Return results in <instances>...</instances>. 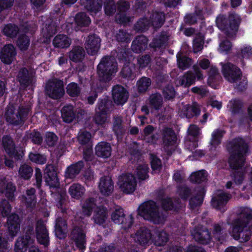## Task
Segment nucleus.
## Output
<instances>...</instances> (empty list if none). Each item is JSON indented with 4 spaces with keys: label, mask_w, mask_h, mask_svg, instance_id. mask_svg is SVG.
Returning a JSON list of instances; mask_svg holds the SVG:
<instances>
[{
    "label": "nucleus",
    "mask_w": 252,
    "mask_h": 252,
    "mask_svg": "<svg viewBox=\"0 0 252 252\" xmlns=\"http://www.w3.org/2000/svg\"><path fill=\"white\" fill-rule=\"evenodd\" d=\"M118 64L115 57L106 56L103 57L97 66L99 81L95 84L93 83L91 91L87 97L88 103L93 104L98 94L101 93L106 86V83L112 80V75L117 71Z\"/></svg>",
    "instance_id": "f257e3e1"
},
{
    "label": "nucleus",
    "mask_w": 252,
    "mask_h": 252,
    "mask_svg": "<svg viewBox=\"0 0 252 252\" xmlns=\"http://www.w3.org/2000/svg\"><path fill=\"white\" fill-rule=\"evenodd\" d=\"M252 209L248 207L241 208L240 212L233 222V237L241 242H247L252 235Z\"/></svg>",
    "instance_id": "f03ea898"
},
{
    "label": "nucleus",
    "mask_w": 252,
    "mask_h": 252,
    "mask_svg": "<svg viewBox=\"0 0 252 252\" xmlns=\"http://www.w3.org/2000/svg\"><path fill=\"white\" fill-rule=\"evenodd\" d=\"M138 214L145 220L156 224L164 223L167 216L166 212L159 211L156 203L152 201L145 202L140 205Z\"/></svg>",
    "instance_id": "7ed1b4c3"
},
{
    "label": "nucleus",
    "mask_w": 252,
    "mask_h": 252,
    "mask_svg": "<svg viewBox=\"0 0 252 252\" xmlns=\"http://www.w3.org/2000/svg\"><path fill=\"white\" fill-rule=\"evenodd\" d=\"M241 21L240 16L236 13L229 14L228 17L220 14L216 19L217 27L229 37L236 34Z\"/></svg>",
    "instance_id": "20e7f679"
},
{
    "label": "nucleus",
    "mask_w": 252,
    "mask_h": 252,
    "mask_svg": "<svg viewBox=\"0 0 252 252\" xmlns=\"http://www.w3.org/2000/svg\"><path fill=\"white\" fill-rule=\"evenodd\" d=\"M227 151L230 154L229 158H245L249 152V146L244 139L235 137L226 144Z\"/></svg>",
    "instance_id": "39448f33"
},
{
    "label": "nucleus",
    "mask_w": 252,
    "mask_h": 252,
    "mask_svg": "<svg viewBox=\"0 0 252 252\" xmlns=\"http://www.w3.org/2000/svg\"><path fill=\"white\" fill-rule=\"evenodd\" d=\"M15 108L13 105L7 106L5 113L6 121L12 125H23L28 116L30 108L26 106H20L15 113Z\"/></svg>",
    "instance_id": "423d86ee"
},
{
    "label": "nucleus",
    "mask_w": 252,
    "mask_h": 252,
    "mask_svg": "<svg viewBox=\"0 0 252 252\" xmlns=\"http://www.w3.org/2000/svg\"><path fill=\"white\" fill-rule=\"evenodd\" d=\"M2 146L9 158H23L24 156L23 148L16 147L13 139L9 135L3 136Z\"/></svg>",
    "instance_id": "0eeeda50"
},
{
    "label": "nucleus",
    "mask_w": 252,
    "mask_h": 252,
    "mask_svg": "<svg viewBox=\"0 0 252 252\" xmlns=\"http://www.w3.org/2000/svg\"><path fill=\"white\" fill-rule=\"evenodd\" d=\"M45 89L48 96L53 99H61L65 94L63 82L59 79L48 82Z\"/></svg>",
    "instance_id": "6e6552de"
},
{
    "label": "nucleus",
    "mask_w": 252,
    "mask_h": 252,
    "mask_svg": "<svg viewBox=\"0 0 252 252\" xmlns=\"http://www.w3.org/2000/svg\"><path fill=\"white\" fill-rule=\"evenodd\" d=\"M118 185L124 193L129 194L136 189V181L133 175L130 173L122 174L119 177Z\"/></svg>",
    "instance_id": "1a4fd4ad"
},
{
    "label": "nucleus",
    "mask_w": 252,
    "mask_h": 252,
    "mask_svg": "<svg viewBox=\"0 0 252 252\" xmlns=\"http://www.w3.org/2000/svg\"><path fill=\"white\" fill-rule=\"evenodd\" d=\"M232 60L240 63L241 67L245 65L244 59H250L252 57V47L248 45H244L240 48L234 49L232 52Z\"/></svg>",
    "instance_id": "9d476101"
},
{
    "label": "nucleus",
    "mask_w": 252,
    "mask_h": 252,
    "mask_svg": "<svg viewBox=\"0 0 252 252\" xmlns=\"http://www.w3.org/2000/svg\"><path fill=\"white\" fill-rule=\"evenodd\" d=\"M161 136L164 149L168 156L172 155L173 151L167 149L176 144L177 137L175 131L172 128L165 127L162 130Z\"/></svg>",
    "instance_id": "9b49d317"
},
{
    "label": "nucleus",
    "mask_w": 252,
    "mask_h": 252,
    "mask_svg": "<svg viewBox=\"0 0 252 252\" xmlns=\"http://www.w3.org/2000/svg\"><path fill=\"white\" fill-rule=\"evenodd\" d=\"M222 73L224 78L230 83H234L240 80L242 76L241 69L231 63H227L222 65Z\"/></svg>",
    "instance_id": "f8f14e48"
},
{
    "label": "nucleus",
    "mask_w": 252,
    "mask_h": 252,
    "mask_svg": "<svg viewBox=\"0 0 252 252\" xmlns=\"http://www.w3.org/2000/svg\"><path fill=\"white\" fill-rule=\"evenodd\" d=\"M193 71H188L180 79L179 82L181 86L189 87L194 84L196 80H201L203 79V75L196 65L193 66Z\"/></svg>",
    "instance_id": "ddd939ff"
},
{
    "label": "nucleus",
    "mask_w": 252,
    "mask_h": 252,
    "mask_svg": "<svg viewBox=\"0 0 252 252\" xmlns=\"http://www.w3.org/2000/svg\"><path fill=\"white\" fill-rule=\"evenodd\" d=\"M191 235L196 242L202 245L209 244L212 239L210 232L202 225L195 226L191 231Z\"/></svg>",
    "instance_id": "4468645a"
},
{
    "label": "nucleus",
    "mask_w": 252,
    "mask_h": 252,
    "mask_svg": "<svg viewBox=\"0 0 252 252\" xmlns=\"http://www.w3.org/2000/svg\"><path fill=\"white\" fill-rule=\"evenodd\" d=\"M111 219L114 223L121 225L124 229L129 228L133 223L132 216L126 218L122 209H116L111 215Z\"/></svg>",
    "instance_id": "2eb2a0df"
},
{
    "label": "nucleus",
    "mask_w": 252,
    "mask_h": 252,
    "mask_svg": "<svg viewBox=\"0 0 252 252\" xmlns=\"http://www.w3.org/2000/svg\"><path fill=\"white\" fill-rule=\"evenodd\" d=\"M35 232L38 242L45 247L48 246L49 244L48 231L42 220H39L36 221Z\"/></svg>",
    "instance_id": "dca6fc26"
},
{
    "label": "nucleus",
    "mask_w": 252,
    "mask_h": 252,
    "mask_svg": "<svg viewBox=\"0 0 252 252\" xmlns=\"http://www.w3.org/2000/svg\"><path fill=\"white\" fill-rule=\"evenodd\" d=\"M17 52L12 44L3 46L0 52V60L5 64L9 65L15 60Z\"/></svg>",
    "instance_id": "f3484780"
},
{
    "label": "nucleus",
    "mask_w": 252,
    "mask_h": 252,
    "mask_svg": "<svg viewBox=\"0 0 252 252\" xmlns=\"http://www.w3.org/2000/svg\"><path fill=\"white\" fill-rule=\"evenodd\" d=\"M114 102L118 105H124L127 100L129 93L127 90L121 85L114 86L112 90Z\"/></svg>",
    "instance_id": "a211bd4d"
},
{
    "label": "nucleus",
    "mask_w": 252,
    "mask_h": 252,
    "mask_svg": "<svg viewBox=\"0 0 252 252\" xmlns=\"http://www.w3.org/2000/svg\"><path fill=\"white\" fill-rule=\"evenodd\" d=\"M71 238L75 243L76 247L81 250L85 249L86 243V232L84 230L79 226H75L72 229Z\"/></svg>",
    "instance_id": "6ab92c4d"
},
{
    "label": "nucleus",
    "mask_w": 252,
    "mask_h": 252,
    "mask_svg": "<svg viewBox=\"0 0 252 252\" xmlns=\"http://www.w3.org/2000/svg\"><path fill=\"white\" fill-rule=\"evenodd\" d=\"M132 236L135 243L144 246L149 244L152 233L149 229L144 226L140 227Z\"/></svg>",
    "instance_id": "aec40b11"
},
{
    "label": "nucleus",
    "mask_w": 252,
    "mask_h": 252,
    "mask_svg": "<svg viewBox=\"0 0 252 252\" xmlns=\"http://www.w3.org/2000/svg\"><path fill=\"white\" fill-rule=\"evenodd\" d=\"M45 182L50 188H58L60 186V183L56 167L52 164L47 165L44 172Z\"/></svg>",
    "instance_id": "412c9836"
},
{
    "label": "nucleus",
    "mask_w": 252,
    "mask_h": 252,
    "mask_svg": "<svg viewBox=\"0 0 252 252\" xmlns=\"http://www.w3.org/2000/svg\"><path fill=\"white\" fill-rule=\"evenodd\" d=\"M101 39L96 34L90 35L85 42V48L87 53L91 56L97 54L100 47Z\"/></svg>",
    "instance_id": "4be33fe9"
},
{
    "label": "nucleus",
    "mask_w": 252,
    "mask_h": 252,
    "mask_svg": "<svg viewBox=\"0 0 252 252\" xmlns=\"http://www.w3.org/2000/svg\"><path fill=\"white\" fill-rule=\"evenodd\" d=\"M20 219L19 216L13 213L7 216V224L9 235L12 238L16 236L20 230Z\"/></svg>",
    "instance_id": "5701e85b"
},
{
    "label": "nucleus",
    "mask_w": 252,
    "mask_h": 252,
    "mask_svg": "<svg viewBox=\"0 0 252 252\" xmlns=\"http://www.w3.org/2000/svg\"><path fill=\"white\" fill-rule=\"evenodd\" d=\"M100 192L103 195L108 196L114 190V182L109 176H104L101 177L98 185Z\"/></svg>",
    "instance_id": "b1692460"
},
{
    "label": "nucleus",
    "mask_w": 252,
    "mask_h": 252,
    "mask_svg": "<svg viewBox=\"0 0 252 252\" xmlns=\"http://www.w3.org/2000/svg\"><path fill=\"white\" fill-rule=\"evenodd\" d=\"M45 29H43V36L47 40H50L57 32L59 24L57 20L48 18L45 24Z\"/></svg>",
    "instance_id": "393cba45"
},
{
    "label": "nucleus",
    "mask_w": 252,
    "mask_h": 252,
    "mask_svg": "<svg viewBox=\"0 0 252 252\" xmlns=\"http://www.w3.org/2000/svg\"><path fill=\"white\" fill-rule=\"evenodd\" d=\"M94 150L97 158H110L112 147L110 143L106 141L99 142L96 145Z\"/></svg>",
    "instance_id": "a878e982"
},
{
    "label": "nucleus",
    "mask_w": 252,
    "mask_h": 252,
    "mask_svg": "<svg viewBox=\"0 0 252 252\" xmlns=\"http://www.w3.org/2000/svg\"><path fill=\"white\" fill-rule=\"evenodd\" d=\"M148 41V38L144 35L137 36L132 42V51L135 53H139L145 51L147 48Z\"/></svg>",
    "instance_id": "bb28decb"
},
{
    "label": "nucleus",
    "mask_w": 252,
    "mask_h": 252,
    "mask_svg": "<svg viewBox=\"0 0 252 252\" xmlns=\"http://www.w3.org/2000/svg\"><path fill=\"white\" fill-rule=\"evenodd\" d=\"M169 37L167 32L162 31L158 36L153 39L149 46L154 50H157V49H160L166 45L169 40Z\"/></svg>",
    "instance_id": "cd10ccee"
},
{
    "label": "nucleus",
    "mask_w": 252,
    "mask_h": 252,
    "mask_svg": "<svg viewBox=\"0 0 252 252\" xmlns=\"http://www.w3.org/2000/svg\"><path fill=\"white\" fill-rule=\"evenodd\" d=\"M231 198V195L229 193L225 192L219 193L212 198V205L217 209L221 210Z\"/></svg>",
    "instance_id": "c85d7f7f"
},
{
    "label": "nucleus",
    "mask_w": 252,
    "mask_h": 252,
    "mask_svg": "<svg viewBox=\"0 0 252 252\" xmlns=\"http://www.w3.org/2000/svg\"><path fill=\"white\" fill-rule=\"evenodd\" d=\"M17 79L21 86L24 89L27 88L32 84V77L29 74L28 69L25 67H22L19 71Z\"/></svg>",
    "instance_id": "c756f323"
},
{
    "label": "nucleus",
    "mask_w": 252,
    "mask_h": 252,
    "mask_svg": "<svg viewBox=\"0 0 252 252\" xmlns=\"http://www.w3.org/2000/svg\"><path fill=\"white\" fill-rule=\"evenodd\" d=\"M80 4L90 13H97L102 7L101 0H80Z\"/></svg>",
    "instance_id": "7c9ffc66"
},
{
    "label": "nucleus",
    "mask_w": 252,
    "mask_h": 252,
    "mask_svg": "<svg viewBox=\"0 0 252 252\" xmlns=\"http://www.w3.org/2000/svg\"><path fill=\"white\" fill-rule=\"evenodd\" d=\"M55 234L60 239L66 237L67 232V225L66 221L62 218H59L56 220Z\"/></svg>",
    "instance_id": "2f4dec72"
},
{
    "label": "nucleus",
    "mask_w": 252,
    "mask_h": 252,
    "mask_svg": "<svg viewBox=\"0 0 252 252\" xmlns=\"http://www.w3.org/2000/svg\"><path fill=\"white\" fill-rule=\"evenodd\" d=\"M61 112L63 120L66 123H71L75 118L76 111H74L72 105L67 104L64 106Z\"/></svg>",
    "instance_id": "473e14b6"
},
{
    "label": "nucleus",
    "mask_w": 252,
    "mask_h": 252,
    "mask_svg": "<svg viewBox=\"0 0 252 252\" xmlns=\"http://www.w3.org/2000/svg\"><path fill=\"white\" fill-rule=\"evenodd\" d=\"M71 43V39L66 35L59 34L53 40V44L55 48L64 49L69 47Z\"/></svg>",
    "instance_id": "72a5a7b5"
},
{
    "label": "nucleus",
    "mask_w": 252,
    "mask_h": 252,
    "mask_svg": "<svg viewBox=\"0 0 252 252\" xmlns=\"http://www.w3.org/2000/svg\"><path fill=\"white\" fill-rule=\"evenodd\" d=\"M35 190L34 188L27 189L25 194L22 196V202L27 208L32 209L36 204V200L35 195Z\"/></svg>",
    "instance_id": "f704fd0d"
},
{
    "label": "nucleus",
    "mask_w": 252,
    "mask_h": 252,
    "mask_svg": "<svg viewBox=\"0 0 252 252\" xmlns=\"http://www.w3.org/2000/svg\"><path fill=\"white\" fill-rule=\"evenodd\" d=\"M151 24L155 29L161 28L165 21V14L163 12L155 11L151 16Z\"/></svg>",
    "instance_id": "c9c22d12"
},
{
    "label": "nucleus",
    "mask_w": 252,
    "mask_h": 252,
    "mask_svg": "<svg viewBox=\"0 0 252 252\" xmlns=\"http://www.w3.org/2000/svg\"><path fill=\"white\" fill-rule=\"evenodd\" d=\"M68 57L70 60L73 62H81L85 57L84 50L79 46H75L69 52Z\"/></svg>",
    "instance_id": "e433bc0d"
},
{
    "label": "nucleus",
    "mask_w": 252,
    "mask_h": 252,
    "mask_svg": "<svg viewBox=\"0 0 252 252\" xmlns=\"http://www.w3.org/2000/svg\"><path fill=\"white\" fill-rule=\"evenodd\" d=\"M96 199L91 197L87 199L82 207L80 211L81 216L80 217H84L85 216L89 217L91 216L93 209L96 206Z\"/></svg>",
    "instance_id": "4c0bfd02"
},
{
    "label": "nucleus",
    "mask_w": 252,
    "mask_h": 252,
    "mask_svg": "<svg viewBox=\"0 0 252 252\" xmlns=\"http://www.w3.org/2000/svg\"><path fill=\"white\" fill-rule=\"evenodd\" d=\"M84 166L82 161L73 164L67 167L65 172V177L67 178H74L76 175L78 174Z\"/></svg>",
    "instance_id": "58836bf2"
},
{
    "label": "nucleus",
    "mask_w": 252,
    "mask_h": 252,
    "mask_svg": "<svg viewBox=\"0 0 252 252\" xmlns=\"http://www.w3.org/2000/svg\"><path fill=\"white\" fill-rule=\"evenodd\" d=\"M112 107V101L107 96H105L98 99L95 110L108 114Z\"/></svg>",
    "instance_id": "ea45409f"
},
{
    "label": "nucleus",
    "mask_w": 252,
    "mask_h": 252,
    "mask_svg": "<svg viewBox=\"0 0 252 252\" xmlns=\"http://www.w3.org/2000/svg\"><path fill=\"white\" fill-rule=\"evenodd\" d=\"M107 218L106 209L103 207H98L94 212L93 219L95 223L103 225Z\"/></svg>",
    "instance_id": "a19ab883"
},
{
    "label": "nucleus",
    "mask_w": 252,
    "mask_h": 252,
    "mask_svg": "<svg viewBox=\"0 0 252 252\" xmlns=\"http://www.w3.org/2000/svg\"><path fill=\"white\" fill-rule=\"evenodd\" d=\"M205 189L203 188L199 187L197 190V195L192 197L189 200V205L191 209L200 206L203 201Z\"/></svg>",
    "instance_id": "79ce46f5"
},
{
    "label": "nucleus",
    "mask_w": 252,
    "mask_h": 252,
    "mask_svg": "<svg viewBox=\"0 0 252 252\" xmlns=\"http://www.w3.org/2000/svg\"><path fill=\"white\" fill-rule=\"evenodd\" d=\"M32 242L26 239L24 237L20 236L17 239L14 247V251L15 252H25L30 244Z\"/></svg>",
    "instance_id": "37998d69"
},
{
    "label": "nucleus",
    "mask_w": 252,
    "mask_h": 252,
    "mask_svg": "<svg viewBox=\"0 0 252 252\" xmlns=\"http://www.w3.org/2000/svg\"><path fill=\"white\" fill-rule=\"evenodd\" d=\"M30 44V38L26 34L22 33L18 36L16 45L21 51H27Z\"/></svg>",
    "instance_id": "c03bdc74"
},
{
    "label": "nucleus",
    "mask_w": 252,
    "mask_h": 252,
    "mask_svg": "<svg viewBox=\"0 0 252 252\" xmlns=\"http://www.w3.org/2000/svg\"><path fill=\"white\" fill-rule=\"evenodd\" d=\"M122 123L123 120L121 116L114 117L112 130L118 137L123 136L125 133Z\"/></svg>",
    "instance_id": "a18cd8bd"
},
{
    "label": "nucleus",
    "mask_w": 252,
    "mask_h": 252,
    "mask_svg": "<svg viewBox=\"0 0 252 252\" xmlns=\"http://www.w3.org/2000/svg\"><path fill=\"white\" fill-rule=\"evenodd\" d=\"M75 22L78 27H86L89 26L91 22L90 18L85 13H78L74 18Z\"/></svg>",
    "instance_id": "49530a36"
},
{
    "label": "nucleus",
    "mask_w": 252,
    "mask_h": 252,
    "mask_svg": "<svg viewBox=\"0 0 252 252\" xmlns=\"http://www.w3.org/2000/svg\"><path fill=\"white\" fill-rule=\"evenodd\" d=\"M229 103L231 104L230 110L232 115H235L242 113L244 104L241 100L239 98H235L229 101Z\"/></svg>",
    "instance_id": "de8ad7c7"
},
{
    "label": "nucleus",
    "mask_w": 252,
    "mask_h": 252,
    "mask_svg": "<svg viewBox=\"0 0 252 252\" xmlns=\"http://www.w3.org/2000/svg\"><path fill=\"white\" fill-rule=\"evenodd\" d=\"M224 133V131L219 129H217L213 132L210 142L212 147L211 149L214 148L215 149L217 146L220 144Z\"/></svg>",
    "instance_id": "09e8293b"
},
{
    "label": "nucleus",
    "mask_w": 252,
    "mask_h": 252,
    "mask_svg": "<svg viewBox=\"0 0 252 252\" xmlns=\"http://www.w3.org/2000/svg\"><path fill=\"white\" fill-rule=\"evenodd\" d=\"M2 31L4 35L10 38H13L17 36L19 28L16 25L9 23L4 26Z\"/></svg>",
    "instance_id": "8fccbe9b"
},
{
    "label": "nucleus",
    "mask_w": 252,
    "mask_h": 252,
    "mask_svg": "<svg viewBox=\"0 0 252 252\" xmlns=\"http://www.w3.org/2000/svg\"><path fill=\"white\" fill-rule=\"evenodd\" d=\"M34 235V224L28 220L23 228L22 236L33 242L32 237Z\"/></svg>",
    "instance_id": "3c124183"
},
{
    "label": "nucleus",
    "mask_w": 252,
    "mask_h": 252,
    "mask_svg": "<svg viewBox=\"0 0 252 252\" xmlns=\"http://www.w3.org/2000/svg\"><path fill=\"white\" fill-rule=\"evenodd\" d=\"M151 85V79L147 77H142L137 83V90L139 93L146 92Z\"/></svg>",
    "instance_id": "603ef678"
},
{
    "label": "nucleus",
    "mask_w": 252,
    "mask_h": 252,
    "mask_svg": "<svg viewBox=\"0 0 252 252\" xmlns=\"http://www.w3.org/2000/svg\"><path fill=\"white\" fill-rule=\"evenodd\" d=\"M84 187L79 184H73L69 189L70 195L74 198H79L84 194Z\"/></svg>",
    "instance_id": "864d4df0"
},
{
    "label": "nucleus",
    "mask_w": 252,
    "mask_h": 252,
    "mask_svg": "<svg viewBox=\"0 0 252 252\" xmlns=\"http://www.w3.org/2000/svg\"><path fill=\"white\" fill-rule=\"evenodd\" d=\"M177 61L178 67L182 70L189 68L191 65L192 59L186 56L177 55Z\"/></svg>",
    "instance_id": "5fc2aeb1"
},
{
    "label": "nucleus",
    "mask_w": 252,
    "mask_h": 252,
    "mask_svg": "<svg viewBox=\"0 0 252 252\" xmlns=\"http://www.w3.org/2000/svg\"><path fill=\"white\" fill-rule=\"evenodd\" d=\"M207 173L204 170H201L192 173L189 177V180L192 183L199 184L206 180Z\"/></svg>",
    "instance_id": "6e6d98bb"
},
{
    "label": "nucleus",
    "mask_w": 252,
    "mask_h": 252,
    "mask_svg": "<svg viewBox=\"0 0 252 252\" xmlns=\"http://www.w3.org/2000/svg\"><path fill=\"white\" fill-rule=\"evenodd\" d=\"M155 239V244L157 246H164L168 241V235L164 230L157 231Z\"/></svg>",
    "instance_id": "4d7b16f0"
},
{
    "label": "nucleus",
    "mask_w": 252,
    "mask_h": 252,
    "mask_svg": "<svg viewBox=\"0 0 252 252\" xmlns=\"http://www.w3.org/2000/svg\"><path fill=\"white\" fill-rule=\"evenodd\" d=\"M66 93L71 97L78 96L81 93V88L77 83L71 82L66 86Z\"/></svg>",
    "instance_id": "13d9d810"
},
{
    "label": "nucleus",
    "mask_w": 252,
    "mask_h": 252,
    "mask_svg": "<svg viewBox=\"0 0 252 252\" xmlns=\"http://www.w3.org/2000/svg\"><path fill=\"white\" fill-rule=\"evenodd\" d=\"M149 22L146 18H140L135 24L134 29L137 32H144L148 30Z\"/></svg>",
    "instance_id": "bf43d9fd"
},
{
    "label": "nucleus",
    "mask_w": 252,
    "mask_h": 252,
    "mask_svg": "<svg viewBox=\"0 0 252 252\" xmlns=\"http://www.w3.org/2000/svg\"><path fill=\"white\" fill-rule=\"evenodd\" d=\"M44 139L45 144L48 147H53L57 144L59 137L54 132L46 131Z\"/></svg>",
    "instance_id": "052dcab7"
},
{
    "label": "nucleus",
    "mask_w": 252,
    "mask_h": 252,
    "mask_svg": "<svg viewBox=\"0 0 252 252\" xmlns=\"http://www.w3.org/2000/svg\"><path fill=\"white\" fill-rule=\"evenodd\" d=\"M163 99L160 94H152L150 97V104L155 110H158L161 107Z\"/></svg>",
    "instance_id": "680f3d73"
},
{
    "label": "nucleus",
    "mask_w": 252,
    "mask_h": 252,
    "mask_svg": "<svg viewBox=\"0 0 252 252\" xmlns=\"http://www.w3.org/2000/svg\"><path fill=\"white\" fill-rule=\"evenodd\" d=\"M104 10L107 15H113L117 11L116 3L114 0H104Z\"/></svg>",
    "instance_id": "e2e57ef3"
},
{
    "label": "nucleus",
    "mask_w": 252,
    "mask_h": 252,
    "mask_svg": "<svg viewBox=\"0 0 252 252\" xmlns=\"http://www.w3.org/2000/svg\"><path fill=\"white\" fill-rule=\"evenodd\" d=\"M149 168L146 164H139L136 168V175L140 180H145L148 178Z\"/></svg>",
    "instance_id": "0e129e2a"
},
{
    "label": "nucleus",
    "mask_w": 252,
    "mask_h": 252,
    "mask_svg": "<svg viewBox=\"0 0 252 252\" xmlns=\"http://www.w3.org/2000/svg\"><path fill=\"white\" fill-rule=\"evenodd\" d=\"M57 196V206L59 208H61L62 213L66 212L65 205L66 202V193L62 191L56 194Z\"/></svg>",
    "instance_id": "69168bd1"
},
{
    "label": "nucleus",
    "mask_w": 252,
    "mask_h": 252,
    "mask_svg": "<svg viewBox=\"0 0 252 252\" xmlns=\"http://www.w3.org/2000/svg\"><path fill=\"white\" fill-rule=\"evenodd\" d=\"M92 135L90 132L83 130L79 133L77 137L79 143L82 145L92 144L91 142Z\"/></svg>",
    "instance_id": "338daca9"
},
{
    "label": "nucleus",
    "mask_w": 252,
    "mask_h": 252,
    "mask_svg": "<svg viewBox=\"0 0 252 252\" xmlns=\"http://www.w3.org/2000/svg\"><path fill=\"white\" fill-rule=\"evenodd\" d=\"M32 168L27 164L22 165L19 170L20 177L25 180L29 179L32 175Z\"/></svg>",
    "instance_id": "774afa93"
}]
</instances>
